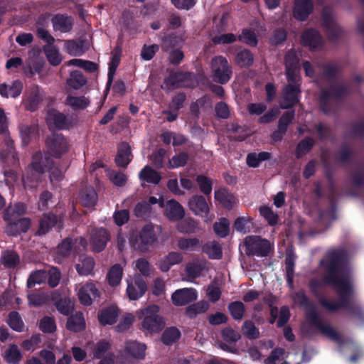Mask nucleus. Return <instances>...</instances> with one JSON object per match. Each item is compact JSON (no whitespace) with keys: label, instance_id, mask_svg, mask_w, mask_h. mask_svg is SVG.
Segmentation results:
<instances>
[{"label":"nucleus","instance_id":"1","mask_svg":"<svg viewBox=\"0 0 364 364\" xmlns=\"http://www.w3.org/2000/svg\"><path fill=\"white\" fill-rule=\"evenodd\" d=\"M322 264L328 270L325 282L336 289L342 296L348 294L351 287L350 278L349 271L344 265L342 258L329 254L322 262Z\"/></svg>","mask_w":364,"mask_h":364},{"label":"nucleus","instance_id":"2","mask_svg":"<svg viewBox=\"0 0 364 364\" xmlns=\"http://www.w3.org/2000/svg\"><path fill=\"white\" fill-rule=\"evenodd\" d=\"M287 76L288 85L284 90V95L280 102L281 107L288 108L299 100L300 93V76L298 70V58L293 50L288 52L285 56Z\"/></svg>","mask_w":364,"mask_h":364},{"label":"nucleus","instance_id":"3","mask_svg":"<svg viewBox=\"0 0 364 364\" xmlns=\"http://www.w3.org/2000/svg\"><path fill=\"white\" fill-rule=\"evenodd\" d=\"M53 162L48 157L47 154H38L32 161L26 175L23 177V181L26 187H33V181H37L38 175L47 170L50 171V178L52 181H58L62 178L64 171L58 169L57 167H51Z\"/></svg>","mask_w":364,"mask_h":364},{"label":"nucleus","instance_id":"4","mask_svg":"<svg viewBox=\"0 0 364 364\" xmlns=\"http://www.w3.org/2000/svg\"><path fill=\"white\" fill-rule=\"evenodd\" d=\"M159 307L156 305L149 306L137 311L139 319L141 320V329L149 333L160 331L164 326V321L159 315Z\"/></svg>","mask_w":364,"mask_h":364},{"label":"nucleus","instance_id":"5","mask_svg":"<svg viewBox=\"0 0 364 364\" xmlns=\"http://www.w3.org/2000/svg\"><path fill=\"white\" fill-rule=\"evenodd\" d=\"M146 350L145 344L136 341H127L117 357V364H135V360L144 358Z\"/></svg>","mask_w":364,"mask_h":364},{"label":"nucleus","instance_id":"6","mask_svg":"<svg viewBox=\"0 0 364 364\" xmlns=\"http://www.w3.org/2000/svg\"><path fill=\"white\" fill-rule=\"evenodd\" d=\"M91 354L94 359L100 360L99 364H117V358L112 351L110 338H102L92 346Z\"/></svg>","mask_w":364,"mask_h":364},{"label":"nucleus","instance_id":"7","mask_svg":"<svg viewBox=\"0 0 364 364\" xmlns=\"http://www.w3.org/2000/svg\"><path fill=\"white\" fill-rule=\"evenodd\" d=\"M245 246L247 255L267 256L272 250V245L267 240L259 236H248L245 239Z\"/></svg>","mask_w":364,"mask_h":364},{"label":"nucleus","instance_id":"8","mask_svg":"<svg viewBox=\"0 0 364 364\" xmlns=\"http://www.w3.org/2000/svg\"><path fill=\"white\" fill-rule=\"evenodd\" d=\"M127 282V295L130 300H137L142 297L147 290L144 279L139 274L128 276Z\"/></svg>","mask_w":364,"mask_h":364},{"label":"nucleus","instance_id":"9","mask_svg":"<svg viewBox=\"0 0 364 364\" xmlns=\"http://www.w3.org/2000/svg\"><path fill=\"white\" fill-rule=\"evenodd\" d=\"M189 209L196 215L200 216L205 223H210L215 216L209 212V205L201 196H194L188 201Z\"/></svg>","mask_w":364,"mask_h":364},{"label":"nucleus","instance_id":"10","mask_svg":"<svg viewBox=\"0 0 364 364\" xmlns=\"http://www.w3.org/2000/svg\"><path fill=\"white\" fill-rule=\"evenodd\" d=\"M211 70L214 80L221 84L226 83L230 79L231 71L228 61L222 56L212 60Z\"/></svg>","mask_w":364,"mask_h":364},{"label":"nucleus","instance_id":"11","mask_svg":"<svg viewBox=\"0 0 364 364\" xmlns=\"http://www.w3.org/2000/svg\"><path fill=\"white\" fill-rule=\"evenodd\" d=\"M139 240L134 241L130 240L131 245L135 248L142 252L147 251V247L153 245L157 240V236L154 231V228L152 225H146L140 232Z\"/></svg>","mask_w":364,"mask_h":364},{"label":"nucleus","instance_id":"12","mask_svg":"<svg viewBox=\"0 0 364 364\" xmlns=\"http://www.w3.org/2000/svg\"><path fill=\"white\" fill-rule=\"evenodd\" d=\"M77 294L80 302L85 306L91 305L94 300L100 297L99 290L92 282L81 285L77 290Z\"/></svg>","mask_w":364,"mask_h":364},{"label":"nucleus","instance_id":"13","mask_svg":"<svg viewBox=\"0 0 364 364\" xmlns=\"http://www.w3.org/2000/svg\"><path fill=\"white\" fill-rule=\"evenodd\" d=\"M48 149L55 157H60L68 151V143L62 135L53 134L47 139Z\"/></svg>","mask_w":364,"mask_h":364},{"label":"nucleus","instance_id":"14","mask_svg":"<svg viewBox=\"0 0 364 364\" xmlns=\"http://www.w3.org/2000/svg\"><path fill=\"white\" fill-rule=\"evenodd\" d=\"M197 298V291L193 288L179 289L171 295V301L175 306H185L196 301Z\"/></svg>","mask_w":364,"mask_h":364},{"label":"nucleus","instance_id":"15","mask_svg":"<svg viewBox=\"0 0 364 364\" xmlns=\"http://www.w3.org/2000/svg\"><path fill=\"white\" fill-rule=\"evenodd\" d=\"M109 239V234L105 229L96 228L91 232L90 244L93 251L99 252L105 249Z\"/></svg>","mask_w":364,"mask_h":364},{"label":"nucleus","instance_id":"16","mask_svg":"<svg viewBox=\"0 0 364 364\" xmlns=\"http://www.w3.org/2000/svg\"><path fill=\"white\" fill-rule=\"evenodd\" d=\"M43 91L38 86H31L26 93L24 100L26 108L31 111L35 110L39 102L43 100Z\"/></svg>","mask_w":364,"mask_h":364},{"label":"nucleus","instance_id":"17","mask_svg":"<svg viewBox=\"0 0 364 364\" xmlns=\"http://www.w3.org/2000/svg\"><path fill=\"white\" fill-rule=\"evenodd\" d=\"M314 9L312 0H295L294 16L299 21H304Z\"/></svg>","mask_w":364,"mask_h":364},{"label":"nucleus","instance_id":"18","mask_svg":"<svg viewBox=\"0 0 364 364\" xmlns=\"http://www.w3.org/2000/svg\"><path fill=\"white\" fill-rule=\"evenodd\" d=\"M165 215L171 220H178L181 219L185 211L183 206L175 200H170L164 204Z\"/></svg>","mask_w":364,"mask_h":364},{"label":"nucleus","instance_id":"19","mask_svg":"<svg viewBox=\"0 0 364 364\" xmlns=\"http://www.w3.org/2000/svg\"><path fill=\"white\" fill-rule=\"evenodd\" d=\"M301 43L310 49H316L321 46L322 38L317 31L309 29L302 33Z\"/></svg>","mask_w":364,"mask_h":364},{"label":"nucleus","instance_id":"20","mask_svg":"<svg viewBox=\"0 0 364 364\" xmlns=\"http://www.w3.org/2000/svg\"><path fill=\"white\" fill-rule=\"evenodd\" d=\"M182 261L183 256L181 253L170 252L159 260L157 265L162 272H167L172 266L180 264Z\"/></svg>","mask_w":364,"mask_h":364},{"label":"nucleus","instance_id":"21","mask_svg":"<svg viewBox=\"0 0 364 364\" xmlns=\"http://www.w3.org/2000/svg\"><path fill=\"white\" fill-rule=\"evenodd\" d=\"M0 160L14 164L16 157L13 149V141L6 134H4V144L0 148Z\"/></svg>","mask_w":364,"mask_h":364},{"label":"nucleus","instance_id":"22","mask_svg":"<svg viewBox=\"0 0 364 364\" xmlns=\"http://www.w3.org/2000/svg\"><path fill=\"white\" fill-rule=\"evenodd\" d=\"M23 90V84L19 80H16L11 83L0 84V95L6 98H16L20 95Z\"/></svg>","mask_w":364,"mask_h":364},{"label":"nucleus","instance_id":"23","mask_svg":"<svg viewBox=\"0 0 364 364\" xmlns=\"http://www.w3.org/2000/svg\"><path fill=\"white\" fill-rule=\"evenodd\" d=\"M8 222L9 225L6 231L9 235H16L21 232H24L27 231L31 225L30 220L26 218Z\"/></svg>","mask_w":364,"mask_h":364},{"label":"nucleus","instance_id":"24","mask_svg":"<svg viewBox=\"0 0 364 364\" xmlns=\"http://www.w3.org/2000/svg\"><path fill=\"white\" fill-rule=\"evenodd\" d=\"M323 25L326 28L327 35L331 40H333L343 33L342 28L337 23L332 15L323 14Z\"/></svg>","mask_w":364,"mask_h":364},{"label":"nucleus","instance_id":"25","mask_svg":"<svg viewBox=\"0 0 364 364\" xmlns=\"http://www.w3.org/2000/svg\"><path fill=\"white\" fill-rule=\"evenodd\" d=\"M119 316V309L115 306H110L102 309L99 315L98 319L102 325H111L115 323Z\"/></svg>","mask_w":364,"mask_h":364},{"label":"nucleus","instance_id":"26","mask_svg":"<svg viewBox=\"0 0 364 364\" xmlns=\"http://www.w3.org/2000/svg\"><path fill=\"white\" fill-rule=\"evenodd\" d=\"M48 122L50 126L53 125L58 129H68L70 127V120L63 114L52 111L48 114Z\"/></svg>","mask_w":364,"mask_h":364},{"label":"nucleus","instance_id":"27","mask_svg":"<svg viewBox=\"0 0 364 364\" xmlns=\"http://www.w3.org/2000/svg\"><path fill=\"white\" fill-rule=\"evenodd\" d=\"M131 160L132 155L129 145L126 143L121 144L115 159L117 165L120 167H126Z\"/></svg>","mask_w":364,"mask_h":364},{"label":"nucleus","instance_id":"28","mask_svg":"<svg viewBox=\"0 0 364 364\" xmlns=\"http://www.w3.org/2000/svg\"><path fill=\"white\" fill-rule=\"evenodd\" d=\"M94 267V259L86 255H80L79 261L76 264V269L80 275H88L91 274Z\"/></svg>","mask_w":364,"mask_h":364},{"label":"nucleus","instance_id":"29","mask_svg":"<svg viewBox=\"0 0 364 364\" xmlns=\"http://www.w3.org/2000/svg\"><path fill=\"white\" fill-rule=\"evenodd\" d=\"M215 200L225 208H231L235 198L225 188H220L215 191Z\"/></svg>","mask_w":364,"mask_h":364},{"label":"nucleus","instance_id":"30","mask_svg":"<svg viewBox=\"0 0 364 364\" xmlns=\"http://www.w3.org/2000/svg\"><path fill=\"white\" fill-rule=\"evenodd\" d=\"M43 50L48 62L54 66L58 65L63 60V57L58 48L53 44H48L43 47Z\"/></svg>","mask_w":364,"mask_h":364},{"label":"nucleus","instance_id":"31","mask_svg":"<svg viewBox=\"0 0 364 364\" xmlns=\"http://www.w3.org/2000/svg\"><path fill=\"white\" fill-rule=\"evenodd\" d=\"M134 270L144 277H149L154 272V269L148 260L144 258H139L132 263Z\"/></svg>","mask_w":364,"mask_h":364},{"label":"nucleus","instance_id":"32","mask_svg":"<svg viewBox=\"0 0 364 364\" xmlns=\"http://www.w3.org/2000/svg\"><path fill=\"white\" fill-rule=\"evenodd\" d=\"M67 328L70 331L78 332L85 328V321L81 312H77L70 316L66 324Z\"/></svg>","mask_w":364,"mask_h":364},{"label":"nucleus","instance_id":"33","mask_svg":"<svg viewBox=\"0 0 364 364\" xmlns=\"http://www.w3.org/2000/svg\"><path fill=\"white\" fill-rule=\"evenodd\" d=\"M26 205L22 203L11 205L6 210L4 218L7 221L16 220L18 217L26 213Z\"/></svg>","mask_w":364,"mask_h":364},{"label":"nucleus","instance_id":"34","mask_svg":"<svg viewBox=\"0 0 364 364\" xmlns=\"http://www.w3.org/2000/svg\"><path fill=\"white\" fill-rule=\"evenodd\" d=\"M139 178L150 183L158 184L161 179V176L159 173L146 166L139 172Z\"/></svg>","mask_w":364,"mask_h":364},{"label":"nucleus","instance_id":"35","mask_svg":"<svg viewBox=\"0 0 364 364\" xmlns=\"http://www.w3.org/2000/svg\"><path fill=\"white\" fill-rule=\"evenodd\" d=\"M53 28L60 32H67L72 28V19L63 15H57L53 20Z\"/></svg>","mask_w":364,"mask_h":364},{"label":"nucleus","instance_id":"36","mask_svg":"<svg viewBox=\"0 0 364 364\" xmlns=\"http://www.w3.org/2000/svg\"><path fill=\"white\" fill-rule=\"evenodd\" d=\"M123 275V268L120 264H114L108 272L107 279L112 287H116L121 282Z\"/></svg>","mask_w":364,"mask_h":364},{"label":"nucleus","instance_id":"37","mask_svg":"<svg viewBox=\"0 0 364 364\" xmlns=\"http://www.w3.org/2000/svg\"><path fill=\"white\" fill-rule=\"evenodd\" d=\"M4 358L9 364H18L22 359V354L18 346L13 344L6 350Z\"/></svg>","mask_w":364,"mask_h":364},{"label":"nucleus","instance_id":"38","mask_svg":"<svg viewBox=\"0 0 364 364\" xmlns=\"http://www.w3.org/2000/svg\"><path fill=\"white\" fill-rule=\"evenodd\" d=\"M86 82V78L80 71L74 70L70 72V77L67 80V85L74 90H78L85 85Z\"/></svg>","mask_w":364,"mask_h":364},{"label":"nucleus","instance_id":"39","mask_svg":"<svg viewBox=\"0 0 364 364\" xmlns=\"http://www.w3.org/2000/svg\"><path fill=\"white\" fill-rule=\"evenodd\" d=\"M209 308V304L204 300L188 306L186 309V314L190 318H194L197 315L205 313Z\"/></svg>","mask_w":364,"mask_h":364},{"label":"nucleus","instance_id":"40","mask_svg":"<svg viewBox=\"0 0 364 364\" xmlns=\"http://www.w3.org/2000/svg\"><path fill=\"white\" fill-rule=\"evenodd\" d=\"M80 197L82 205L87 207L95 205L97 199V193L92 187L82 191Z\"/></svg>","mask_w":364,"mask_h":364},{"label":"nucleus","instance_id":"41","mask_svg":"<svg viewBox=\"0 0 364 364\" xmlns=\"http://www.w3.org/2000/svg\"><path fill=\"white\" fill-rule=\"evenodd\" d=\"M271 154L269 152L250 153L247 156V164L250 167H257L262 161L269 159Z\"/></svg>","mask_w":364,"mask_h":364},{"label":"nucleus","instance_id":"42","mask_svg":"<svg viewBox=\"0 0 364 364\" xmlns=\"http://www.w3.org/2000/svg\"><path fill=\"white\" fill-rule=\"evenodd\" d=\"M65 50L70 55H81L85 52L82 41H67L64 44Z\"/></svg>","mask_w":364,"mask_h":364},{"label":"nucleus","instance_id":"43","mask_svg":"<svg viewBox=\"0 0 364 364\" xmlns=\"http://www.w3.org/2000/svg\"><path fill=\"white\" fill-rule=\"evenodd\" d=\"M58 223L56 216L52 214H46L40 222L39 235H44L49 229Z\"/></svg>","mask_w":364,"mask_h":364},{"label":"nucleus","instance_id":"44","mask_svg":"<svg viewBox=\"0 0 364 364\" xmlns=\"http://www.w3.org/2000/svg\"><path fill=\"white\" fill-rule=\"evenodd\" d=\"M203 250L205 252L211 259H220L222 256L221 247L216 242H210L206 243Z\"/></svg>","mask_w":364,"mask_h":364},{"label":"nucleus","instance_id":"45","mask_svg":"<svg viewBox=\"0 0 364 364\" xmlns=\"http://www.w3.org/2000/svg\"><path fill=\"white\" fill-rule=\"evenodd\" d=\"M204 264L200 261H193L187 264L186 267V273L189 278L194 279L200 274Z\"/></svg>","mask_w":364,"mask_h":364},{"label":"nucleus","instance_id":"46","mask_svg":"<svg viewBox=\"0 0 364 364\" xmlns=\"http://www.w3.org/2000/svg\"><path fill=\"white\" fill-rule=\"evenodd\" d=\"M198 229V223L191 218L186 219L177 225V230L182 233H193Z\"/></svg>","mask_w":364,"mask_h":364},{"label":"nucleus","instance_id":"47","mask_svg":"<svg viewBox=\"0 0 364 364\" xmlns=\"http://www.w3.org/2000/svg\"><path fill=\"white\" fill-rule=\"evenodd\" d=\"M1 262L9 268L16 267L19 262L17 254L12 251H6L1 255Z\"/></svg>","mask_w":364,"mask_h":364},{"label":"nucleus","instance_id":"48","mask_svg":"<svg viewBox=\"0 0 364 364\" xmlns=\"http://www.w3.org/2000/svg\"><path fill=\"white\" fill-rule=\"evenodd\" d=\"M36 130L37 129L35 126L23 124L20 127V134L24 145L28 144L31 139L35 135Z\"/></svg>","mask_w":364,"mask_h":364},{"label":"nucleus","instance_id":"49","mask_svg":"<svg viewBox=\"0 0 364 364\" xmlns=\"http://www.w3.org/2000/svg\"><path fill=\"white\" fill-rule=\"evenodd\" d=\"M252 226V220L249 216L240 217L236 219L234 223L235 230L243 233L249 231Z\"/></svg>","mask_w":364,"mask_h":364},{"label":"nucleus","instance_id":"50","mask_svg":"<svg viewBox=\"0 0 364 364\" xmlns=\"http://www.w3.org/2000/svg\"><path fill=\"white\" fill-rule=\"evenodd\" d=\"M181 333L176 328L166 329L162 336V341L166 345H171L180 338Z\"/></svg>","mask_w":364,"mask_h":364},{"label":"nucleus","instance_id":"51","mask_svg":"<svg viewBox=\"0 0 364 364\" xmlns=\"http://www.w3.org/2000/svg\"><path fill=\"white\" fill-rule=\"evenodd\" d=\"M67 104L75 109H84L88 106L90 101L85 97L70 96L67 98Z\"/></svg>","mask_w":364,"mask_h":364},{"label":"nucleus","instance_id":"52","mask_svg":"<svg viewBox=\"0 0 364 364\" xmlns=\"http://www.w3.org/2000/svg\"><path fill=\"white\" fill-rule=\"evenodd\" d=\"M199 245L197 238L180 239L178 240V247L183 251H193Z\"/></svg>","mask_w":364,"mask_h":364},{"label":"nucleus","instance_id":"53","mask_svg":"<svg viewBox=\"0 0 364 364\" xmlns=\"http://www.w3.org/2000/svg\"><path fill=\"white\" fill-rule=\"evenodd\" d=\"M107 176L109 179L117 186H123L127 182L126 176L122 172H117L113 170H107Z\"/></svg>","mask_w":364,"mask_h":364},{"label":"nucleus","instance_id":"54","mask_svg":"<svg viewBox=\"0 0 364 364\" xmlns=\"http://www.w3.org/2000/svg\"><path fill=\"white\" fill-rule=\"evenodd\" d=\"M229 221L226 218H221L218 223L214 224V230L218 236L225 237L229 233Z\"/></svg>","mask_w":364,"mask_h":364},{"label":"nucleus","instance_id":"55","mask_svg":"<svg viewBox=\"0 0 364 364\" xmlns=\"http://www.w3.org/2000/svg\"><path fill=\"white\" fill-rule=\"evenodd\" d=\"M229 310L234 319L240 320L245 313V306L240 301H235L229 305Z\"/></svg>","mask_w":364,"mask_h":364},{"label":"nucleus","instance_id":"56","mask_svg":"<svg viewBox=\"0 0 364 364\" xmlns=\"http://www.w3.org/2000/svg\"><path fill=\"white\" fill-rule=\"evenodd\" d=\"M57 309L64 315H68L74 309V303L70 299H63L55 304Z\"/></svg>","mask_w":364,"mask_h":364},{"label":"nucleus","instance_id":"57","mask_svg":"<svg viewBox=\"0 0 364 364\" xmlns=\"http://www.w3.org/2000/svg\"><path fill=\"white\" fill-rule=\"evenodd\" d=\"M9 326L16 331H21L23 328V323L17 312H11L8 318Z\"/></svg>","mask_w":364,"mask_h":364},{"label":"nucleus","instance_id":"58","mask_svg":"<svg viewBox=\"0 0 364 364\" xmlns=\"http://www.w3.org/2000/svg\"><path fill=\"white\" fill-rule=\"evenodd\" d=\"M47 277V274L44 271H36L33 272L28 279L27 285L28 288L33 287L36 284L43 282Z\"/></svg>","mask_w":364,"mask_h":364},{"label":"nucleus","instance_id":"59","mask_svg":"<svg viewBox=\"0 0 364 364\" xmlns=\"http://www.w3.org/2000/svg\"><path fill=\"white\" fill-rule=\"evenodd\" d=\"M237 63L241 67H248L253 62V56L248 50H242L237 55Z\"/></svg>","mask_w":364,"mask_h":364},{"label":"nucleus","instance_id":"60","mask_svg":"<svg viewBox=\"0 0 364 364\" xmlns=\"http://www.w3.org/2000/svg\"><path fill=\"white\" fill-rule=\"evenodd\" d=\"M134 321V316L130 313H127L122 316L119 323L116 326V329L119 332L124 331L129 328Z\"/></svg>","mask_w":364,"mask_h":364},{"label":"nucleus","instance_id":"61","mask_svg":"<svg viewBox=\"0 0 364 364\" xmlns=\"http://www.w3.org/2000/svg\"><path fill=\"white\" fill-rule=\"evenodd\" d=\"M188 160V155L181 153L173 156L168 161V168H176L184 166Z\"/></svg>","mask_w":364,"mask_h":364},{"label":"nucleus","instance_id":"62","mask_svg":"<svg viewBox=\"0 0 364 364\" xmlns=\"http://www.w3.org/2000/svg\"><path fill=\"white\" fill-rule=\"evenodd\" d=\"M243 333L250 338H256L259 336V332L251 321H247L242 326Z\"/></svg>","mask_w":364,"mask_h":364},{"label":"nucleus","instance_id":"63","mask_svg":"<svg viewBox=\"0 0 364 364\" xmlns=\"http://www.w3.org/2000/svg\"><path fill=\"white\" fill-rule=\"evenodd\" d=\"M39 327L45 333H52L55 331L56 326L53 318L46 316L40 322Z\"/></svg>","mask_w":364,"mask_h":364},{"label":"nucleus","instance_id":"64","mask_svg":"<svg viewBox=\"0 0 364 364\" xmlns=\"http://www.w3.org/2000/svg\"><path fill=\"white\" fill-rule=\"evenodd\" d=\"M206 296L212 302H215L220 298L221 291L215 284H210L206 290Z\"/></svg>","mask_w":364,"mask_h":364}]
</instances>
